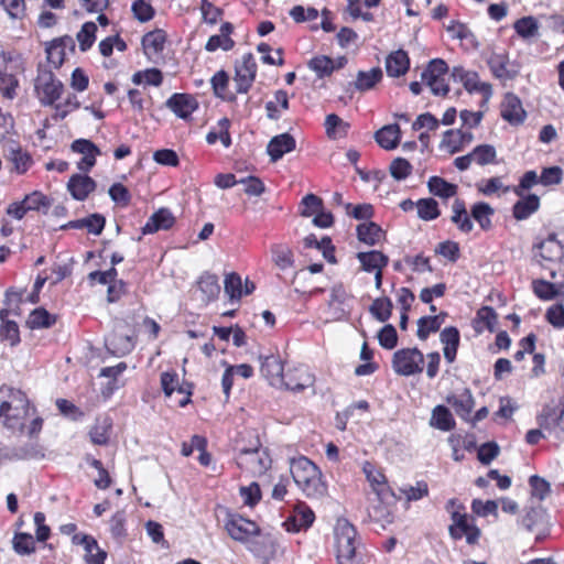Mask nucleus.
Wrapping results in <instances>:
<instances>
[{"label":"nucleus","instance_id":"nucleus-1","mask_svg":"<svg viewBox=\"0 0 564 564\" xmlns=\"http://www.w3.org/2000/svg\"><path fill=\"white\" fill-rule=\"evenodd\" d=\"M43 420L35 414L28 395L20 389L0 387V425L9 432L22 433L28 429L33 437L42 430Z\"/></svg>","mask_w":564,"mask_h":564},{"label":"nucleus","instance_id":"nucleus-2","mask_svg":"<svg viewBox=\"0 0 564 564\" xmlns=\"http://www.w3.org/2000/svg\"><path fill=\"white\" fill-rule=\"evenodd\" d=\"M290 471L296 486L308 498L322 497L326 487L317 466L308 458L301 456L290 463Z\"/></svg>","mask_w":564,"mask_h":564},{"label":"nucleus","instance_id":"nucleus-3","mask_svg":"<svg viewBox=\"0 0 564 564\" xmlns=\"http://www.w3.org/2000/svg\"><path fill=\"white\" fill-rule=\"evenodd\" d=\"M334 535L338 564H356L361 544L355 527L347 519L340 518L336 521Z\"/></svg>","mask_w":564,"mask_h":564},{"label":"nucleus","instance_id":"nucleus-4","mask_svg":"<svg viewBox=\"0 0 564 564\" xmlns=\"http://www.w3.org/2000/svg\"><path fill=\"white\" fill-rule=\"evenodd\" d=\"M392 368L395 373L404 377L421 373L424 369V355L417 348H402L392 357Z\"/></svg>","mask_w":564,"mask_h":564},{"label":"nucleus","instance_id":"nucleus-5","mask_svg":"<svg viewBox=\"0 0 564 564\" xmlns=\"http://www.w3.org/2000/svg\"><path fill=\"white\" fill-rule=\"evenodd\" d=\"M238 466L252 476L263 475L271 465V458L258 444L252 448L240 449L237 456Z\"/></svg>","mask_w":564,"mask_h":564},{"label":"nucleus","instance_id":"nucleus-6","mask_svg":"<svg viewBox=\"0 0 564 564\" xmlns=\"http://www.w3.org/2000/svg\"><path fill=\"white\" fill-rule=\"evenodd\" d=\"M247 549L263 564L278 560L284 552L275 536L269 533L261 534L260 532L253 536Z\"/></svg>","mask_w":564,"mask_h":564},{"label":"nucleus","instance_id":"nucleus-7","mask_svg":"<svg viewBox=\"0 0 564 564\" xmlns=\"http://www.w3.org/2000/svg\"><path fill=\"white\" fill-rule=\"evenodd\" d=\"M352 296L341 284L334 285L327 305V322H338L348 318L351 312Z\"/></svg>","mask_w":564,"mask_h":564},{"label":"nucleus","instance_id":"nucleus-8","mask_svg":"<svg viewBox=\"0 0 564 564\" xmlns=\"http://www.w3.org/2000/svg\"><path fill=\"white\" fill-rule=\"evenodd\" d=\"M226 531L231 539L248 546L260 531L258 524L238 514H231L226 521Z\"/></svg>","mask_w":564,"mask_h":564},{"label":"nucleus","instance_id":"nucleus-9","mask_svg":"<svg viewBox=\"0 0 564 564\" xmlns=\"http://www.w3.org/2000/svg\"><path fill=\"white\" fill-rule=\"evenodd\" d=\"M447 64L440 58L430 62L427 68L422 73V79L430 87L434 95H446L448 85L446 84Z\"/></svg>","mask_w":564,"mask_h":564},{"label":"nucleus","instance_id":"nucleus-10","mask_svg":"<svg viewBox=\"0 0 564 564\" xmlns=\"http://www.w3.org/2000/svg\"><path fill=\"white\" fill-rule=\"evenodd\" d=\"M35 90L43 105H53L62 95L63 84L51 72L41 73L35 82Z\"/></svg>","mask_w":564,"mask_h":564},{"label":"nucleus","instance_id":"nucleus-11","mask_svg":"<svg viewBox=\"0 0 564 564\" xmlns=\"http://www.w3.org/2000/svg\"><path fill=\"white\" fill-rule=\"evenodd\" d=\"M452 521L449 534L453 539L459 540L465 536L468 544H475L478 541L480 530L471 523L466 513H460L457 510L453 511Z\"/></svg>","mask_w":564,"mask_h":564},{"label":"nucleus","instance_id":"nucleus-12","mask_svg":"<svg viewBox=\"0 0 564 564\" xmlns=\"http://www.w3.org/2000/svg\"><path fill=\"white\" fill-rule=\"evenodd\" d=\"M488 65L494 76L502 82L512 80L520 73V64L510 61L506 53H492L488 58Z\"/></svg>","mask_w":564,"mask_h":564},{"label":"nucleus","instance_id":"nucleus-13","mask_svg":"<svg viewBox=\"0 0 564 564\" xmlns=\"http://www.w3.org/2000/svg\"><path fill=\"white\" fill-rule=\"evenodd\" d=\"M452 76L455 80L463 84L469 93H479L482 95L484 100L487 101L491 95V85L479 80L478 74L464 69L462 66L454 67Z\"/></svg>","mask_w":564,"mask_h":564},{"label":"nucleus","instance_id":"nucleus-14","mask_svg":"<svg viewBox=\"0 0 564 564\" xmlns=\"http://www.w3.org/2000/svg\"><path fill=\"white\" fill-rule=\"evenodd\" d=\"M105 345L110 354L115 356H124L133 349L134 341L128 334L127 326L119 324L106 337Z\"/></svg>","mask_w":564,"mask_h":564},{"label":"nucleus","instance_id":"nucleus-15","mask_svg":"<svg viewBox=\"0 0 564 564\" xmlns=\"http://www.w3.org/2000/svg\"><path fill=\"white\" fill-rule=\"evenodd\" d=\"M257 73V64L251 53L245 54L236 65L235 83L238 93H247L251 87Z\"/></svg>","mask_w":564,"mask_h":564},{"label":"nucleus","instance_id":"nucleus-16","mask_svg":"<svg viewBox=\"0 0 564 564\" xmlns=\"http://www.w3.org/2000/svg\"><path fill=\"white\" fill-rule=\"evenodd\" d=\"M362 470L373 492L377 495L378 500L388 502L394 498V494L387 484L386 476L379 469H377L372 464L366 462Z\"/></svg>","mask_w":564,"mask_h":564},{"label":"nucleus","instance_id":"nucleus-17","mask_svg":"<svg viewBox=\"0 0 564 564\" xmlns=\"http://www.w3.org/2000/svg\"><path fill=\"white\" fill-rule=\"evenodd\" d=\"M313 383L314 376L307 370V368L300 366L286 371L283 376L282 388L300 392L312 387Z\"/></svg>","mask_w":564,"mask_h":564},{"label":"nucleus","instance_id":"nucleus-18","mask_svg":"<svg viewBox=\"0 0 564 564\" xmlns=\"http://www.w3.org/2000/svg\"><path fill=\"white\" fill-rule=\"evenodd\" d=\"M70 149L83 155L77 163V167L82 172H88L96 164V156L100 154L99 149L87 139L75 140Z\"/></svg>","mask_w":564,"mask_h":564},{"label":"nucleus","instance_id":"nucleus-19","mask_svg":"<svg viewBox=\"0 0 564 564\" xmlns=\"http://www.w3.org/2000/svg\"><path fill=\"white\" fill-rule=\"evenodd\" d=\"M261 372L269 383L276 388H282L284 368L279 356L270 355L261 357Z\"/></svg>","mask_w":564,"mask_h":564},{"label":"nucleus","instance_id":"nucleus-20","mask_svg":"<svg viewBox=\"0 0 564 564\" xmlns=\"http://www.w3.org/2000/svg\"><path fill=\"white\" fill-rule=\"evenodd\" d=\"M501 117L511 124L522 123L525 119V111L520 98L512 94H506L501 102Z\"/></svg>","mask_w":564,"mask_h":564},{"label":"nucleus","instance_id":"nucleus-21","mask_svg":"<svg viewBox=\"0 0 564 564\" xmlns=\"http://www.w3.org/2000/svg\"><path fill=\"white\" fill-rule=\"evenodd\" d=\"M166 107L182 119L188 118L198 107L196 99L187 94H174L166 100Z\"/></svg>","mask_w":564,"mask_h":564},{"label":"nucleus","instance_id":"nucleus-22","mask_svg":"<svg viewBox=\"0 0 564 564\" xmlns=\"http://www.w3.org/2000/svg\"><path fill=\"white\" fill-rule=\"evenodd\" d=\"M446 401L449 405L453 406L458 416L464 420H469L475 405V401L469 389L465 388L456 393L448 395Z\"/></svg>","mask_w":564,"mask_h":564},{"label":"nucleus","instance_id":"nucleus-23","mask_svg":"<svg viewBox=\"0 0 564 564\" xmlns=\"http://www.w3.org/2000/svg\"><path fill=\"white\" fill-rule=\"evenodd\" d=\"M96 188V182L86 174H74L68 183L67 189L76 200H85Z\"/></svg>","mask_w":564,"mask_h":564},{"label":"nucleus","instance_id":"nucleus-24","mask_svg":"<svg viewBox=\"0 0 564 564\" xmlns=\"http://www.w3.org/2000/svg\"><path fill=\"white\" fill-rule=\"evenodd\" d=\"M73 542L80 544L85 549V562L87 564H105L106 552L102 551L97 541L90 535H74Z\"/></svg>","mask_w":564,"mask_h":564},{"label":"nucleus","instance_id":"nucleus-25","mask_svg":"<svg viewBox=\"0 0 564 564\" xmlns=\"http://www.w3.org/2000/svg\"><path fill=\"white\" fill-rule=\"evenodd\" d=\"M295 139L289 133H281L273 137L268 145L267 152L271 158L272 162L279 161L285 153H289L295 149Z\"/></svg>","mask_w":564,"mask_h":564},{"label":"nucleus","instance_id":"nucleus-26","mask_svg":"<svg viewBox=\"0 0 564 564\" xmlns=\"http://www.w3.org/2000/svg\"><path fill=\"white\" fill-rule=\"evenodd\" d=\"M4 156L12 163L13 169L22 174L28 171L32 163L31 156L22 151L21 147L10 140L4 145Z\"/></svg>","mask_w":564,"mask_h":564},{"label":"nucleus","instance_id":"nucleus-27","mask_svg":"<svg viewBox=\"0 0 564 564\" xmlns=\"http://www.w3.org/2000/svg\"><path fill=\"white\" fill-rule=\"evenodd\" d=\"M347 63L346 57H338L337 59H332L328 56L321 55L315 56L308 63V67L319 77H326L332 75L335 69L343 68Z\"/></svg>","mask_w":564,"mask_h":564},{"label":"nucleus","instance_id":"nucleus-28","mask_svg":"<svg viewBox=\"0 0 564 564\" xmlns=\"http://www.w3.org/2000/svg\"><path fill=\"white\" fill-rule=\"evenodd\" d=\"M314 519V512L307 506L299 505L293 516L284 522V527L289 532H299L311 527Z\"/></svg>","mask_w":564,"mask_h":564},{"label":"nucleus","instance_id":"nucleus-29","mask_svg":"<svg viewBox=\"0 0 564 564\" xmlns=\"http://www.w3.org/2000/svg\"><path fill=\"white\" fill-rule=\"evenodd\" d=\"M197 290L200 293V301L204 304L216 300L220 293L218 276L209 272L203 273L197 281Z\"/></svg>","mask_w":564,"mask_h":564},{"label":"nucleus","instance_id":"nucleus-30","mask_svg":"<svg viewBox=\"0 0 564 564\" xmlns=\"http://www.w3.org/2000/svg\"><path fill=\"white\" fill-rule=\"evenodd\" d=\"M175 221L174 216L167 208H160L155 212L142 227L144 235L154 234L159 230L170 229Z\"/></svg>","mask_w":564,"mask_h":564},{"label":"nucleus","instance_id":"nucleus-31","mask_svg":"<svg viewBox=\"0 0 564 564\" xmlns=\"http://www.w3.org/2000/svg\"><path fill=\"white\" fill-rule=\"evenodd\" d=\"M66 46L74 48V41L69 36L53 40L50 44H47L45 50L46 57L48 63L54 67H59L63 64Z\"/></svg>","mask_w":564,"mask_h":564},{"label":"nucleus","instance_id":"nucleus-32","mask_svg":"<svg viewBox=\"0 0 564 564\" xmlns=\"http://www.w3.org/2000/svg\"><path fill=\"white\" fill-rule=\"evenodd\" d=\"M401 129L399 124L391 123L383 126L375 133L377 143L384 150H393L400 143Z\"/></svg>","mask_w":564,"mask_h":564},{"label":"nucleus","instance_id":"nucleus-33","mask_svg":"<svg viewBox=\"0 0 564 564\" xmlns=\"http://www.w3.org/2000/svg\"><path fill=\"white\" fill-rule=\"evenodd\" d=\"M409 56L402 50L392 52L386 58V70L390 77H400L404 75L409 69Z\"/></svg>","mask_w":564,"mask_h":564},{"label":"nucleus","instance_id":"nucleus-34","mask_svg":"<svg viewBox=\"0 0 564 564\" xmlns=\"http://www.w3.org/2000/svg\"><path fill=\"white\" fill-rule=\"evenodd\" d=\"M443 344V354L447 362L452 364L456 358L459 345V332L456 327H445L440 335Z\"/></svg>","mask_w":564,"mask_h":564},{"label":"nucleus","instance_id":"nucleus-35","mask_svg":"<svg viewBox=\"0 0 564 564\" xmlns=\"http://www.w3.org/2000/svg\"><path fill=\"white\" fill-rule=\"evenodd\" d=\"M382 69L380 67H373L369 70H359L356 76V80L349 86L360 93L368 91L382 79Z\"/></svg>","mask_w":564,"mask_h":564},{"label":"nucleus","instance_id":"nucleus-36","mask_svg":"<svg viewBox=\"0 0 564 564\" xmlns=\"http://www.w3.org/2000/svg\"><path fill=\"white\" fill-rule=\"evenodd\" d=\"M357 259L361 264V269L366 272H375L382 270L388 264V257L380 251L371 250L368 252H358Z\"/></svg>","mask_w":564,"mask_h":564},{"label":"nucleus","instance_id":"nucleus-37","mask_svg":"<svg viewBox=\"0 0 564 564\" xmlns=\"http://www.w3.org/2000/svg\"><path fill=\"white\" fill-rule=\"evenodd\" d=\"M451 220L464 234L470 232L474 228V224L467 213L465 203L458 198L455 199L452 204Z\"/></svg>","mask_w":564,"mask_h":564},{"label":"nucleus","instance_id":"nucleus-38","mask_svg":"<svg viewBox=\"0 0 564 564\" xmlns=\"http://www.w3.org/2000/svg\"><path fill=\"white\" fill-rule=\"evenodd\" d=\"M357 237L361 242L375 246L383 239L384 232L379 225L368 221L357 226Z\"/></svg>","mask_w":564,"mask_h":564},{"label":"nucleus","instance_id":"nucleus-39","mask_svg":"<svg viewBox=\"0 0 564 564\" xmlns=\"http://www.w3.org/2000/svg\"><path fill=\"white\" fill-rule=\"evenodd\" d=\"M540 257L546 261H557L564 257V246L555 238L550 236L539 245Z\"/></svg>","mask_w":564,"mask_h":564},{"label":"nucleus","instance_id":"nucleus-40","mask_svg":"<svg viewBox=\"0 0 564 564\" xmlns=\"http://www.w3.org/2000/svg\"><path fill=\"white\" fill-rule=\"evenodd\" d=\"M111 427L112 421L109 417H97L89 431L90 441L95 445H106L109 441Z\"/></svg>","mask_w":564,"mask_h":564},{"label":"nucleus","instance_id":"nucleus-41","mask_svg":"<svg viewBox=\"0 0 564 564\" xmlns=\"http://www.w3.org/2000/svg\"><path fill=\"white\" fill-rule=\"evenodd\" d=\"M165 43V34L162 30H155L147 33L142 39V45L144 53L149 58L159 55Z\"/></svg>","mask_w":564,"mask_h":564},{"label":"nucleus","instance_id":"nucleus-42","mask_svg":"<svg viewBox=\"0 0 564 564\" xmlns=\"http://www.w3.org/2000/svg\"><path fill=\"white\" fill-rule=\"evenodd\" d=\"M430 425L447 432L454 429L455 421L449 410L444 405H436L431 415Z\"/></svg>","mask_w":564,"mask_h":564},{"label":"nucleus","instance_id":"nucleus-43","mask_svg":"<svg viewBox=\"0 0 564 564\" xmlns=\"http://www.w3.org/2000/svg\"><path fill=\"white\" fill-rule=\"evenodd\" d=\"M540 198L539 196L531 194L522 199L518 200L513 205V217L518 220L527 219L533 213L539 209Z\"/></svg>","mask_w":564,"mask_h":564},{"label":"nucleus","instance_id":"nucleus-44","mask_svg":"<svg viewBox=\"0 0 564 564\" xmlns=\"http://www.w3.org/2000/svg\"><path fill=\"white\" fill-rule=\"evenodd\" d=\"M394 499H395V497L393 499L389 500L388 502L378 500L379 501L378 505H372L369 508V510H368L369 518L375 522L381 523L382 527H384V524H387V523H391L393 520V516H392V509L390 507V503L393 502Z\"/></svg>","mask_w":564,"mask_h":564},{"label":"nucleus","instance_id":"nucleus-45","mask_svg":"<svg viewBox=\"0 0 564 564\" xmlns=\"http://www.w3.org/2000/svg\"><path fill=\"white\" fill-rule=\"evenodd\" d=\"M430 193L442 198L453 197L457 192L455 184L446 182L438 176H432L427 182Z\"/></svg>","mask_w":564,"mask_h":564},{"label":"nucleus","instance_id":"nucleus-46","mask_svg":"<svg viewBox=\"0 0 564 564\" xmlns=\"http://www.w3.org/2000/svg\"><path fill=\"white\" fill-rule=\"evenodd\" d=\"M54 323H55V316L51 315L43 307L33 310L26 319V325L31 329L48 328Z\"/></svg>","mask_w":564,"mask_h":564},{"label":"nucleus","instance_id":"nucleus-47","mask_svg":"<svg viewBox=\"0 0 564 564\" xmlns=\"http://www.w3.org/2000/svg\"><path fill=\"white\" fill-rule=\"evenodd\" d=\"M513 29L520 37L528 40L538 35L539 23L533 17H523L514 22Z\"/></svg>","mask_w":564,"mask_h":564},{"label":"nucleus","instance_id":"nucleus-48","mask_svg":"<svg viewBox=\"0 0 564 564\" xmlns=\"http://www.w3.org/2000/svg\"><path fill=\"white\" fill-rule=\"evenodd\" d=\"M497 319L498 316L495 310L490 306H484L477 312L475 328L477 332H482L484 329L494 332Z\"/></svg>","mask_w":564,"mask_h":564},{"label":"nucleus","instance_id":"nucleus-49","mask_svg":"<svg viewBox=\"0 0 564 564\" xmlns=\"http://www.w3.org/2000/svg\"><path fill=\"white\" fill-rule=\"evenodd\" d=\"M278 107H281L283 110L289 108V96L285 90H278L274 94V100H270L265 104V110L268 118L272 120H278L280 118V111Z\"/></svg>","mask_w":564,"mask_h":564},{"label":"nucleus","instance_id":"nucleus-50","mask_svg":"<svg viewBox=\"0 0 564 564\" xmlns=\"http://www.w3.org/2000/svg\"><path fill=\"white\" fill-rule=\"evenodd\" d=\"M444 318L441 316H423L417 321L416 335L420 339L425 340L431 333L440 329Z\"/></svg>","mask_w":564,"mask_h":564},{"label":"nucleus","instance_id":"nucleus-51","mask_svg":"<svg viewBox=\"0 0 564 564\" xmlns=\"http://www.w3.org/2000/svg\"><path fill=\"white\" fill-rule=\"evenodd\" d=\"M473 162L478 165H488L496 162L497 152L490 144L477 145L471 152Z\"/></svg>","mask_w":564,"mask_h":564},{"label":"nucleus","instance_id":"nucleus-52","mask_svg":"<svg viewBox=\"0 0 564 564\" xmlns=\"http://www.w3.org/2000/svg\"><path fill=\"white\" fill-rule=\"evenodd\" d=\"M462 138L463 135L460 130H447L443 134L440 148L446 150L451 154L459 152L464 148Z\"/></svg>","mask_w":564,"mask_h":564},{"label":"nucleus","instance_id":"nucleus-53","mask_svg":"<svg viewBox=\"0 0 564 564\" xmlns=\"http://www.w3.org/2000/svg\"><path fill=\"white\" fill-rule=\"evenodd\" d=\"M415 205L417 216L423 220H433L440 216L438 204L433 198H421Z\"/></svg>","mask_w":564,"mask_h":564},{"label":"nucleus","instance_id":"nucleus-54","mask_svg":"<svg viewBox=\"0 0 564 564\" xmlns=\"http://www.w3.org/2000/svg\"><path fill=\"white\" fill-rule=\"evenodd\" d=\"M272 260L281 270H286L293 265V253L289 247L275 245L272 247Z\"/></svg>","mask_w":564,"mask_h":564},{"label":"nucleus","instance_id":"nucleus-55","mask_svg":"<svg viewBox=\"0 0 564 564\" xmlns=\"http://www.w3.org/2000/svg\"><path fill=\"white\" fill-rule=\"evenodd\" d=\"M494 209L487 203H477L471 207V217L479 224V226L487 230L491 226L490 216Z\"/></svg>","mask_w":564,"mask_h":564},{"label":"nucleus","instance_id":"nucleus-56","mask_svg":"<svg viewBox=\"0 0 564 564\" xmlns=\"http://www.w3.org/2000/svg\"><path fill=\"white\" fill-rule=\"evenodd\" d=\"M224 284H225L224 285L225 293L229 296V299L231 301L240 300V297L243 294V291H242V281H241V278L239 274H237L235 272L228 273L225 276Z\"/></svg>","mask_w":564,"mask_h":564},{"label":"nucleus","instance_id":"nucleus-57","mask_svg":"<svg viewBox=\"0 0 564 564\" xmlns=\"http://www.w3.org/2000/svg\"><path fill=\"white\" fill-rule=\"evenodd\" d=\"M370 313L379 321L386 322L390 318L392 313V302L388 297L376 299L371 306Z\"/></svg>","mask_w":564,"mask_h":564},{"label":"nucleus","instance_id":"nucleus-58","mask_svg":"<svg viewBox=\"0 0 564 564\" xmlns=\"http://www.w3.org/2000/svg\"><path fill=\"white\" fill-rule=\"evenodd\" d=\"M532 288H533L534 294L543 301L553 300L560 293V291L555 284L547 282L545 280L533 281Z\"/></svg>","mask_w":564,"mask_h":564},{"label":"nucleus","instance_id":"nucleus-59","mask_svg":"<svg viewBox=\"0 0 564 564\" xmlns=\"http://www.w3.org/2000/svg\"><path fill=\"white\" fill-rule=\"evenodd\" d=\"M97 25L94 22H86L83 24L80 31L77 33V41L79 48L85 52L91 47L96 39Z\"/></svg>","mask_w":564,"mask_h":564},{"label":"nucleus","instance_id":"nucleus-60","mask_svg":"<svg viewBox=\"0 0 564 564\" xmlns=\"http://www.w3.org/2000/svg\"><path fill=\"white\" fill-rule=\"evenodd\" d=\"M323 209V200L314 195L307 194L303 197L301 202V215L304 217H310L316 215L318 212Z\"/></svg>","mask_w":564,"mask_h":564},{"label":"nucleus","instance_id":"nucleus-61","mask_svg":"<svg viewBox=\"0 0 564 564\" xmlns=\"http://www.w3.org/2000/svg\"><path fill=\"white\" fill-rule=\"evenodd\" d=\"M13 549L18 554H30L35 550V542L29 533H18L13 538Z\"/></svg>","mask_w":564,"mask_h":564},{"label":"nucleus","instance_id":"nucleus-62","mask_svg":"<svg viewBox=\"0 0 564 564\" xmlns=\"http://www.w3.org/2000/svg\"><path fill=\"white\" fill-rule=\"evenodd\" d=\"M471 510L479 517H487L489 514L498 517V501L496 500H487L482 501L480 499H474L471 502Z\"/></svg>","mask_w":564,"mask_h":564},{"label":"nucleus","instance_id":"nucleus-63","mask_svg":"<svg viewBox=\"0 0 564 564\" xmlns=\"http://www.w3.org/2000/svg\"><path fill=\"white\" fill-rule=\"evenodd\" d=\"M400 492L408 501H417L429 495V487L425 481H417L415 486L402 487Z\"/></svg>","mask_w":564,"mask_h":564},{"label":"nucleus","instance_id":"nucleus-64","mask_svg":"<svg viewBox=\"0 0 564 564\" xmlns=\"http://www.w3.org/2000/svg\"><path fill=\"white\" fill-rule=\"evenodd\" d=\"M546 321L555 328H564V306L555 304L547 308L545 313Z\"/></svg>","mask_w":564,"mask_h":564}]
</instances>
